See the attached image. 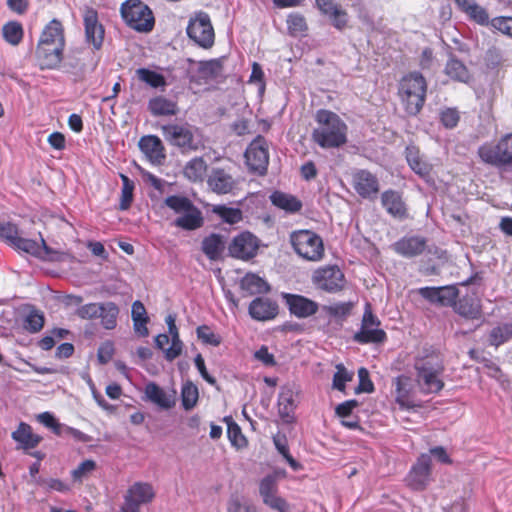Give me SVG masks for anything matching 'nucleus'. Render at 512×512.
<instances>
[{"instance_id":"nucleus-1","label":"nucleus","mask_w":512,"mask_h":512,"mask_svg":"<svg viewBox=\"0 0 512 512\" xmlns=\"http://www.w3.org/2000/svg\"><path fill=\"white\" fill-rule=\"evenodd\" d=\"M418 294L431 304L441 307H452L461 317L469 320H478L482 317L481 300L473 295L459 298V290L452 285L441 287H421Z\"/></svg>"},{"instance_id":"nucleus-2","label":"nucleus","mask_w":512,"mask_h":512,"mask_svg":"<svg viewBox=\"0 0 512 512\" xmlns=\"http://www.w3.org/2000/svg\"><path fill=\"white\" fill-rule=\"evenodd\" d=\"M317 127L312 132L313 141L321 148H339L347 142L348 127L336 113L320 109L315 115Z\"/></svg>"},{"instance_id":"nucleus-3","label":"nucleus","mask_w":512,"mask_h":512,"mask_svg":"<svg viewBox=\"0 0 512 512\" xmlns=\"http://www.w3.org/2000/svg\"><path fill=\"white\" fill-rule=\"evenodd\" d=\"M414 369L416 381L422 392L426 394L439 393L444 388L442 375L445 371L444 363L435 351H429L415 359Z\"/></svg>"},{"instance_id":"nucleus-4","label":"nucleus","mask_w":512,"mask_h":512,"mask_svg":"<svg viewBox=\"0 0 512 512\" xmlns=\"http://www.w3.org/2000/svg\"><path fill=\"white\" fill-rule=\"evenodd\" d=\"M0 237L8 244L18 250H22L33 256L40 257L45 260H55L56 251L52 250L46 241L41 237V242L27 239L19 236L18 227L10 222H0Z\"/></svg>"},{"instance_id":"nucleus-5","label":"nucleus","mask_w":512,"mask_h":512,"mask_svg":"<svg viewBox=\"0 0 512 512\" xmlns=\"http://www.w3.org/2000/svg\"><path fill=\"white\" fill-rule=\"evenodd\" d=\"M165 204L177 214L173 225L184 231H195L204 225V217L201 210L188 198L171 195L165 200Z\"/></svg>"},{"instance_id":"nucleus-6","label":"nucleus","mask_w":512,"mask_h":512,"mask_svg":"<svg viewBox=\"0 0 512 512\" xmlns=\"http://www.w3.org/2000/svg\"><path fill=\"white\" fill-rule=\"evenodd\" d=\"M426 81L419 73H411L400 81L399 96L405 111L416 115L422 109L426 96Z\"/></svg>"},{"instance_id":"nucleus-7","label":"nucleus","mask_w":512,"mask_h":512,"mask_svg":"<svg viewBox=\"0 0 512 512\" xmlns=\"http://www.w3.org/2000/svg\"><path fill=\"white\" fill-rule=\"evenodd\" d=\"M291 245L301 258L311 262L321 261L325 255L324 243L320 235L311 230H297L290 235Z\"/></svg>"},{"instance_id":"nucleus-8","label":"nucleus","mask_w":512,"mask_h":512,"mask_svg":"<svg viewBox=\"0 0 512 512\" xmlns=\"http://www.w3.org/2000/svg\"><path fill=\"white\" fill-rule=\"evenodd\" d=\"M481 160L492 166L512 167V133L502 136L496 143H485L478 149Z\"/></svg>"},{"instance_id":"nucleus-9","label":"nucleus","mask_w":512,"mask_h":512,"mask_svg":"<svg viewBox=\"0 0 512 512\" xmlns=\"http://www.w3.org/2000/svg\"><path fill=\"white\" fill-rule=\"evenodd\" d=\"M161 129L165 140L173 146L194 151L200 145L198 129L188 123H169Z\"/></svg>"},{"instance_id":"nucleus-10","label":"nucleus","mask_w":512,"mask_h":512,"mask_svg":"<svg viewBox=\"0 0 512 512\" xmlns=\"http://www.w3.org/2000/svg\"><path fill=\"white\" fill-rule=\"evenodd\" d=\"M124 21L133 29L148 32L153 29L154 17L150 8L140 0H126L120 8Z\"/></svg>"},{"instance_id":"nucleus-11","label":"nucleus","mask_w":512,"mask_h":512,"mask_svg":"<svg viewBox=\"0 0 512 512\" xmlns=\"http://www.w3.org/2000/svg\"><path fill=\"white\" fill-rule=\"evenodd\" d=\"M156 496L150 483L135 482L126 491L120 512H140V507L151 503Z\"/></svg>"},{"instance_id":"nucleus-12","label":"nucleus","mask_w":512,"mask_h":512,"mask_svg":"<svg viewBox=\"0 0 512 512\" xmlns=\"http://www.w3.org/2000/svg\"><path fill=\"white\" fill-rule=\"evenodd\" d=\"M313 284L328 293H337L345 286L344 273L337 265H327L316 269L312 275Z\"/></svg>"},{"instance_id":"nucleus-13","label":"nucleus","mask_w":512,"mask_h":512,"mask_svg":"<svg viewBox=\"0 0 512 512\" xmlns=\"http://www.w3.org/2000/svg\"><path fill=\"white\" fill-rule=\"evenodd\" d=\"M431 466V456L426 453L421 454L405 478L407 486L413 491L425 490L431 480Z\"/></svg>"},{"instance_id":"nucleus-14","label":"nucleus","mask_w":512,"mask_h":512,"mask_svg":"<svg viewBox=\"0 0 512 512\" xmlns=\"http://www.w3.org/2000/svg\"><path fill=\"white\" fill-rule=\"evenodd\" d=\"M187 34L190 39L203 48H209L214 43V29L206 13H199L189 21Z\"/></svg>"},{"instance_id":"nucleus-15","label":"nucleus","mask_w":512,"mask_h":512,"mask_svg":"<svg viewBox=\"0 0 512 512\" xmlns=\"http://www.w3.org/2000/svg\"><path fill=\"white\" fill-rule=\"evenodd\" d=\"M246 164L250 170L264 174L269 163L268 144L263 137H257L247 147L245 152Z\"/></svg>"},{"instance_id":"nucleus-16","label":"nucleus","mask_w":512,"mask_h":512,"mask_svg":"<svg viewBox=\"0 0 512 512\" xmlns=\"http://www.w3.org/2000/svg\"><path fill=\"white\" fill-rule=\"evenodd\" d=\"M281 297L291 315L304 319L315 315L319 304L300 294L282 293Z\"/></svg>"},{"instance_id":"nucleus-17","label":"nucleus","mask_w":512,"mask_h":512,"mask_svg":"<svg viewBox=\"0 0 512 512\" xmlns=\"http://www.w3.org/2000/svg\"><path fill=\"white\" fill-rule=\"evenodd\" d=\"M259 493L263 503L278 512H289L285 499L279 497L277 477L275 475L265 476L259 484Z\"/></svg>"},{"instance_id":"nucleus-18","label":"nucleus","mask_w":512,"mask_h":512,"mask_svg":"<svg viewBox=\"0 0 512 512\" xmlns=\"http://www.w3.org/2000/svg\"><path fill=\"white\" fill-rule=\"evenodd\" d=\"M258 248L257 237L250 232H243L234 237L229 245V253L234 258L249 260L256 256Z\"/></svg>"},{"instance_id":"nucleus-19","label":"nucleus","mask_w":512,"mask_h":512,"mask_svg":"<svg viewBox=\"0 0 512 512\" xmlns=\"http://www.w3.org/2000/svg\"><path fill=\"white\" fill-rule=\"evenodd\" d=\"M241 179L231 169H213L208 177V185L212 192H232L239 190Z\"/></svg>"},{"instance_id":"nucleus-20","label":"nucleus","mask_w":512,"mask_h":512,"mask_svg":"<svg viewBox=\"0 0 512 512\" xmlns=\"http://www.w3.org/2000/svg\"><path fill=\"white\" fill-rule=\"evenodd\" d=\"M86 42L91 44L95 50L102 47L105 30L98 20V13L92 8H87L83 14Z\"/></svg>"},{"instance_id":"nucleus-21","label":"nucleus","mask_w":512,"mask_h":512,"mask_svg":"<svg viewBox=\"0 0 512 512\" xmlns=\"http://www.w3.org/2000/svg\"><path fill=\"white\" fill-rule=\"evenodd\" d=\"M65 43L52 44L51 42L39 41L36 49V55L42 69H56L63 59Z\"/></svg>"},{"instance_id":"nucleus-22","label":"nucleus","mask_w":512,"mask_h":512,"mask_svg":"<svg viewBox=\"0 0 512 512\" xmlns=\"http://www.w3.org/2000/svg\"><path fill=\"white\" fill-rule=\"evenodd\" d=\"M250 316L257 321H269L279 313L278 303L268 297H256L248 308Z\"/></svg>"},{"instance_id":"nucleus-23","label":"nucleus","mask_w":512,"mask_h":512,"mask_svg":"<svg viewBox=\"0 0 512 512\" xmlns=\"http://www.w3.org/2000/svg\"><path fill=\"white\" fill-rule=\"evenodd\" d=\"M139 148L146 159L154 165H161L166 159L163 143L155 135L143 136L139 141Z\"/></svg>"},{"instance_id":"nucleus-24","label":"nucleus","mask_w":512,"mask_h":512,"mask_svg":"<svg viewBox=\"0 0 512 512\" xmlns=\"http://www.w3.org/2000/svg\"><path fill=\"white\" fill-rule=\"evenodd\" d=\"M426 246L427 241L423 237L404 236L392 245V249L402 257L413 258L421 255Z\"/></svg>"},{"instance_id":"nucleus-25","label":"nucleus","mask_w":512,"mask_h":512,"mask_svg":"<svg viewBox=\"0 0 512 512\" xmlns=\"http://www.w3.org/2000/svg\"><path fill=\"white\" fill-rule=\"evenodd\" d=\"M395 401L402 409L415 407L412 399V381L409 376L399 375L393 380Z\"/></svg>"},{"instance_id":"nucleus-26","label":"nucleus","mask_w":512,"mask_h":512,"mask_svg":"<svg viewBox=\"0 0 512 512\" xmlns=\"http://www.w3.org/2000/svg\"><path fill=\"white\" fill-rule=\"evenodd\" d=\"M12 438L25 450L35 448L42 440V437L34 434L32 427L25 422L19 424L17 430L12 433Z\"/></svg>"},{"instance_id":"nucleus-27","label":"nucleus","mask_w":512,"mask_h":512,"mask_svg":"<svg viewBox=\"0 0 512 512\" xmlns=\"http://www.w3.org/2000/svg\"><path fill=\"white\" fill-rule=\"evenodd\" d=\"M406 159L410 168L421 177L428 176L432 170V165L415 146H408L406 148Z\"/></svg>"},{"instance_id":"nucleus-28","label":"nucleus","mask_w":512,"mask_h":512,"mask_svg":"<svg viewBox=\"0 0 512 512\" xmlns=\"http://www.w3.org/2000/svg\"><path fill=\"white\" fill-rule=\"evenodd\" d=\"M131 317L135 333L141 337L148 336L149 330L147 328V324L149 322V317L147 315L146 308L141 301L136 300L133 302Z\"/></svg>"},{"instance_id":"nucleus-29","label":"nucleus","mask_w":512,"mask_h":512,"mask_svg":"<svg viewBox=\"0 0 512 512\" xmlns=\"http://www.w3.org/2000/svg\"><path fill=\"white\" fill-rule=\"evenodd\" d=\"M353 340L359 344H379L387 340V334L379 327L361 326L360 330L353 336Z\"/></svg>"},{"instance_id":"nucleus-30","label":"nucleus","mask_w":512,"mask_h":512,"mask_svg":"<svg viewBox=\"0 0 512 512\" xmlns=\"http://www.w3.org/2000/svg\"><path fill=\"white\" fill-rule=\"evenodd\" d=\"M382 204L393 217L399 219L407 218V208L400 194H382Z\"/></svg>"},{"instance_id":"nucleus-31","label":"nucleus","mask_w":512,"mask_h":512,"mask_svg":"<svg viewBox=\"0 0 512 512\" xmlns=\"http://www.w3.org/2000/svg\"><path fill=\"white\" fill-rule=\"evenodd\" d=\"M147 398L163 409H170L174 406L175 401L168 396L166 392L156 383H149L145 387Z\"/></svg>"},{"instance_id":"nucleus-32","label":"nucleus","mask_w":512,"mask_h":512,"mask_svg":"<svg viewBox=\"0 0 512 512\" xmlns=\"http://www.w3.org/2000/svg\"><path fill=\"white\" fill-rule=\"evenodd\" d=\"M148 108L154 116H171L177 113L176 102L163 96H156L150 99Z\"/></svg>"},{"instance_id":"nucleus-33","label":"nucleus","mask_w":512,"mask_h":512,"mask_svg":"<svg viewBox=\"0 0 512 512\" xmlns=\"http://www.w3.org/2000/svg\"><path fill=\"white\" fill-rule=\"evenodd\" d=\"M39 41L51 42L60 45L65 43L64 28L62 23L57 20H51L43 29Z\"/></svg>"},{"instance_id":"nucleus-34","label":"nucleus","mask_w":512,"mask_h":512,"mask_svg":"<svg viewBox=\"0 0 512 512\" xmlns=\"http://www.w3.org/2000/svg\"><path fill=\"white\" fill-rule=\"evenodd\" d=\"M241 288L250 295L263 294L270 291L269 284L260 276L247 273L241 280Z\"/></svg>"},{"instance_id":"nucleus-35","label":"nucleus","mask_w":512,"mask_h":512,"mask_svg":"<svg viewBox=\"0 0 512 512\" xmlns=\"http://www.w3.org/2000/svg\"><path fill=\"white\" fill-rule=\"evenodd\" d=\"M353 184L357 192H378L376 177L366 170H360L354 174Z\"/></svg>"},{"instance_id":"nucleus-36","label":"nucleus","mask_w":512,"mask_h":512,"mask_svg":"<svg viewBox=\"0 0 512 512\" xmlns=\"http://www.w3.org/2000/svg\"><path fill=\"white\" fill-rule=\"evenodd\" d=\"M445 74L451 79L467 83L470 79V73L467 67L460 60L450 57L445 66Z\"/></svg>"},{"instance_id":"nucleus-37","label":"nucleus","mask_w":512,"mask_h":512,"mask_svg":"<svg viewBox=\"0 0 512 512\" xmlns=\"http://www.w3.org/2000/svg\"><path fill=\"white\" fill-rule=\"evenodd\" d=\"M224 249L222 237L212 233L202 240V251L210 260H217Z\"/></svg>"},{"instance_id":"nucleus-38","label":"nucleus","mask_w":512,"mask_h":512,"mask_svg":"<svg viewBox=\"0 0 512 512\" xmlns=\"http://www.w3.org/2000/svg\"><path fill=\"white\" fill-rule=\"evenodd\" d=\"M512 339V322L503 323L492 328L488 335L490 346L498 348Z\"/></svg>"},{"instance_id":"nucleus-39","label":"nucleus","mask_w":512,"mask_h":512,"mask_svg":"<svg viewBox=\"0 0 512 512\" xmlns=\"http://www.w3.org/2000/svg\"><path fill=\"white\" fill-rule=\"evenodd\" d=\"M270 199L273 205L288 213L298 212L302 208L301 201L292 194H271Z\"/></svg>"},{"instance_id":"nucleus-40","label":"nucleus","mask_w":512,"mask_h":512,"mask_svg":"<svg viewBox=\"0 0 512 512\" xmlns=\"http://www.w3.org/2000/svg\"><path fill=\"white\" fill-rule=\"evenodd\" d=\"M222 71V62L219 59L200 62L198 65V77L205 82L221 76Z\"/></svg>"},{"instance_id":"nucleus-41","label":"nucleus","mask_w":512,"mask_h":512,"mask_svg":"<svg viewBox=\"0 0 512 512\" xmlns=\"http://www.w3.org/2000/svg\"><path fill=\"white\" fill-rule=\"evenodd\" d=\"M227 423V437L233 447L236 449H243L248 446V440L242 433L241 427L231 418L226 417Z\"/></svg>"},{"instance_id":"nucleus-42","label":"nucleus","mask_w":512,"mask_h":512,"mask_svg":"<svg viewBox=\"0 0 512 512\" xmlns=\"http://www.w3.org/2000/svg\"><path fill=\"white\" fill-rule=\"evenodd\" d=\"M119 308L114 302L101 303V309L98 317L101 319L102 326L107 330H112L117 325Z\"/></svg>"},{"instance_id":"nucleus-43","label":"nucleus","mask_w":512,"mask_h":512,"mask_svg":"<svg viewBox=\"0 0 512 512\" xmlns=\"http://www.w3.org/2000/svg\"><path fill=\"white\" fill-rule=\"evenodd\" d=\"M24 30L18 21H9L2 28L4 40L12 46H17L23 39Z\"/></svg>"},{"instance_id":"nucleus-44","label":"nucleus","mask_w":512,"mask_h":512,"mask_svg":"<svg viewBox=\"0 0 512 512\" xmlns=\"http://www.w3.org/2000/svg\"><path fill=\"white\" fill-rule=\"evenodd\" d=\"M207 165L202 158H194L190 160L184 167V176L190 181H202L206 173Z\"/></svg>"},{"instance_id":"nucleus-45","label":"nucleus","mask_w":512,"mask_h":512,"mask_svg":"<svg viewBox=\"0 0 512 512\" xmlns=\"http://www.w3.org/2000/svg\"><path fill=\"white\" fill-rule=\"evenodd\" d=\"M199 399V391L197 386L191 381H187L183 384L181 389V401L182 406L185 410L193 409Z\"/></svg>"},{"instance_id":"nucleus-46","label":"nucleus","mask_w":512,"mask_h":512,"mask_svg":"<svg viewBox=\"0 0 512 512\" xmlns=\"http://www.w3.org/2000/svg\"><path fill=\"white\" fill-rule=\"evenodd\" d=\"M168 331L171 335V345L165 350V358L168 361H173L182 354L183 343L180 340L179 331L176 324L168 327Z\"/></svg>"},{"instance_id":"nucleus-47","label":"nucleus","mask_w":512,"mask_h":512,"mask_svg":"<svg viewBox=\"0 0 512 512\" xmlns=\"http://www.w3.org/2000/svg\"><path fill=\"white\" fill-rule=\"evenodd\" d=\"M273 442L278 450V452L285 458L289 466L293 470H298L301 468V465L299 462H297L293 456L290 454L289 447H288V441L284 434L280 435L277 434L273 437Z\"/></svg>"},{"instance_id":"nucleus-48","label":"nucleus","mask_w":512,"mask_h":512,"mask_svg":"<svg viewBox=\"0 0 512 512\" xmlns=\"http://www.w3.org/2000/svg\"><path fill=\"white\" fill-rule=\"evenodd\" d=\"M212 212L218 215L224 222L228 224H236L242 220V211L239 208L227 207L225 205H216Z\"/></svg>"},{"instance_id":"nucleus-49","label":"nucleus","mask_w":512,"mask_h":512,"mask_svg":"<svg viewBox=\"0 0 512 512\" xmlns=\"http://www.w3.org/2000/svg\"><path fill=\"white\" fill-rule=\"evenodd\" d=\"M136 74L139 80L153 88H160L166 85V80L164 76L150 69L139 68L136 70Z\"/></svg>"},{"instance_id":"nucleus-50","label":"nucleus","mask_w":512,"mask_h":512,"mask_svg":"<svg viewBox=\"0 0 512 512\" xmlns=\"http://www.w3.org/2000/svg\"><path fill=\"white\" fill-rule=\"evenodd\" d=\"M278 412L281 419L286 423H291L294 419V400L292 395H281L278 401Z\"/></svg>"},{"instance_id":"nucleus-51","label":"nucleus","mask_w":512,"mask_h":512,"mask_svg":"<svg viewBox=\"0 0 512 512\" xmlns=\"http://www.w3.org/2000/svg\"><path fill=\"white\" fill-rule=\"evenodd\" d=\"M45 318L42 312L32 310L25 317L24 328L30 333L39 332L44 326Z\"/></svg>"},{"instance_id":"nucleus-52","label":"nucleus","mask_w":512,"mask_h":512,"mask_svg":"<svg viewBox=\"0 0 512 512\" xmlns=\"http://www.w3.org/2000/svg\"><path fill=\"white\" fill-rule=\"evenodd\" d=\"M197 337L204 344H208L214 347L219 346L222 343V338L219 334L213 332V330L207 325H201L196 329Z\"/></svg>"},{"instance_id":"nucleus-53","label":"nucleus","mask_w":512,"mask_h":512,"mask_svg":"<svg viewBox=\"0 0 512 512\" xmlns=\"http://www.w3.org/2000/svg\"><path fill=\"white\" fill-rule=\"evenodd\" d=\"M325 16L337 30H343L348 24V13L340 5Z\"/></svg>"},{"instance_id":"nucleus-54","label":"nucleus","mask_w":512,"mask_h":512,"mask_svg":"<svg viewBox=\"0 0 512 512\" xmlns=\"http://www.w3.org/2000/svg\"><path fill=\"white\" fill-rule=\"evenodd\" d=\"M353 373H350L343 364L336 366V372L333 376V387L341 392L345 391L346 382L351 381Z\"/></svg>"},{"instance_id":"nucleus-55","label":"nucleus","mask_w":512,"mask_h":512,"mask_svg":"<svg viewBox=\"0 0 512 512\" xmlns=\"http://www.w3.org/2000/svg\"><path fill=\"white\" fill-rule=\"evenodd\" d=\"M353 306L352 302L335 303L326 306L325 311L331 317L344 319L351 314Z\"/></svg>"},{"instance_id":"nucleus-56","label":"nucleus","mask_w":512,"mask_h":512,"mask_svg":"<svg viewBox=\"0 0 512 512\" xmlns=\"http://www.w3.org/2000/svg\"><path fill=\"white\" fill-rule=\"evenodd\" d=\"M101 303H88L80 306L76 310V315L83 320H92L98 318L100 313Z\"/></svg>"},{"instance_id":"nucleus-57","label":"nucleus","mask_w":512,"mask_h":512,"mask_svg":"<svg viewBox=\"0 0 512 512\" xmlns=\"http://www.w3.org/2000/svg\"><path fill=\"white\" fill-rule=\"evenodd\" d=\"M359 384L356 388V393H372L375 389L373 382L370 379L369 372L366 368L361 367L358 370Z\"/></svg>"},{"instance_id":"nucleus-58","label":"nucleus","mask_w":512,"mask_h":512,"mask_svg":"<svg viewBox=\"0 0 512 512\" xmlns=\"http://www.w3.org/2000/svg\"><path fill=\"white\" fill-rule=\"evenodd\" d=\"M287 25L290 33L293 35L302 33L307 28L305 18L297 13L288 16Z\"/></svg>"},{"instance_id":"nucleus-59","label":"nucleus","mask_w":512,"mask_h":512,"mask_svg":"<svg viewBox=\"0 0 512 512\" xmlns=\"http://www.w3.org/2000/svg\"><path fill=\"white\" fill-rule=\"evenodd\" d=\"M465 13L469 16L470 19L474 20L480 25H488L491 22L489 21V15L486 10L476 3L472 7H469V10Z\"/></svg>"},{"instance_id":"nucleus-60","label":"nucleus","mask_w":512,"mask_h":512,"mask_svg":"<svg viewBox=\"0 0 512 512\" xmlns=\"http://www.w3.org/2000/svg\"><path fill=\"white\" fill-rule=\"evenodd\" d=\"M142 180L147 186L152 187L160 192L166 190L170 186L168 181L158 178L149 172L142 174Z\"/></svg>"},{"instance_id":"nucleus-61","label":"nucleus","mask_w":512,"mask_h":512,"mask_svg":"<svg viewBox=\"0 0 512 512\" xmlns=\"http://www.w3.org/2000/svg\"><path fill=\"white\" fill-rule=\"evenodd\" d=\"M490 25L503 34L512 37V17H495L491 20Z\"/></svg>"},{"instance_id":"nucleus-62","label":"nucleus","mask_w":512,"mask_h":512,"mask_svg":"<svg viewBox=\"0 0 512 512\" xmlns=\"http://www.w3.org/2000/svg\"><path fill=\"white\" fill-rule=\"evenodd\" d=\"M254 358L267 367H273L276 365L274 355L269 352L268 347L265 345H262L257 351H255Z\"/></svg>"},{"instance_id":"nucleus-63","label":"nucleus","mask_w":512,"mask_h":512,"mask_svg":"<svg viewBox=\"0 0 512 512\" xmlns=\"http://www.w3.org/2000/svg\"><path fill=\"white\" fill-rule=\"evenodd\" d=\"M228 512H257L254 505L241 502L239 498H231L227 505Z\"/></svg>"},{"instance_id":"nucleus-64","label":"nucleus","mask_w":512,"mask_h":512,"mask_svg":"<svg viewBox=\"0 0 512 512\" xmlns=\"http://www.w3.org/2000/svg\"><path fill=\"white\" fill-rule=\"evenodd\" d=\"M95 467L96 463L93 460H85L73 470L72 477L74 480H81L86 474L92 472Z\"/></svg>"}]
</instances>
